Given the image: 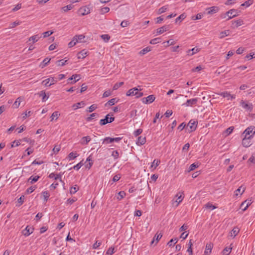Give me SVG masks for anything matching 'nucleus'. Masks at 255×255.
Segmentation results:
<instances>
[{
    "label": "nucleus",
    "instance_id": "nucleus-19",
    "mask_svg": "<svg viewBox=\"0 0 255 255\" xmlns=\"http://www.w3.org/2000/svg\"><path fill=\"white\" fill-rule=\"evenodd\" d=\"M119 100H118L117 98H113L111 100H110L107 103H106L105 104V106L107 107L108 106H113L115 105L116 103H117L118 102Z\"/></svg>",
    "mask_w": 255,
    "mask_h": 255
},
{
    "label": "nucleus",
    "instance_id": "nucleus-46",
    "mask_svg": "<svg viewBox=\"0 0 255 255\" xmlns=\"http://www.w3.org/2000/svg\"><path fill=\"white\" fill-rule=\"evenodd\" d=\"M160 163V160L154 159L153 160V161L152 162V165L151 166V167H154V168H156V167L159 165Z\"/></svg>",
    "mask_w": 255,
    "mask_h": 255
},
{
    "label": "nucleus",
    "instance_id": "nucleus-41",
    "mask_svg": "<svg viewBox=\"0 0 255 255\" xmlns=\"http://www.w3.org/2000/svg\"><path fill=\"white\" fill-rule=\"evenodd\" d=\"M245 190V188L243 187V186H242L236 190V191H235L236 192V195H238V193H240L241 195H242L244 192Z\"/></svg>",
    "mask_w": 255,
    "mask_h": 255
},
{
    "label": "nucleus",
    "instance_id": "nucleus-57",
    "mask_svg": "<svg viewBox=\"0 0 255 255\" xmlns=\"http://www.w3.org/2000/svg\"><path fill=\"white\" fill-rule=\"evenodd\" d=\"M101 38L105 41L108 42L110 39V36L108 34H103L101 35Z\"/></svg>",
    "mask_w": 255,
    "mask_h": 255
},
{
    "label": "nucleus",
    "instance_id": "nucleus-47",
    "mask_svg": "<svg viewBox=\"0 0 255 255\" xmlns=\"http://www.w3.org/2000/svg\"><path fill=\"white\" fill-rule=\"evenodd\" d=\"M83 165V164L82 163V161H81L79 163H78L77 164H76V165L74 166L73 167L71 168L70 169V170L71 169H74L76 170H78L82 167V166Z\"/></svg>",
    "mask_w": 255,
    "mask_h": 255
},
{
    "label": "nucleus",
    "instance_id": "nucleus-25",
    "mask_svg": "<svg viewBox=\"0 0 255 255\" xmlns=\"http://www.w3.org/2000/svg\"><path fill=\"white\" fill-rule=\"evenodd\" d=\"M39 96L42 97V100L43 102H45L48 99L49 96H47L46 94L44 91H41L39 93Z\"/></svg>",
    "mask_w": 255,
    "mask_h": 255
},
{
    "label": "nucleus",
    "instance_id": "nucleus-53",
    "mask_svg": "<svg viewBox=\"0 0 255 255\" xmlns=\"http://www.w3.org/2000/svg\"><path fill=\"white\" fill-rule=\"evenodd\" d=\"M97 108V106L95 104H93L88 108V112L91 113L95 111Z\"/></svg>",
    "mask_w": 255,
    "mask_h": 255
},
{
    "label": "nucleus",
    "instance_id": "nucleus-35",
    "mask_svg": "<svg viewBox=\"0 0 255 255\" xmlns=\"http://www.w3.org/2000/svg\"><path fill=\"white\" fill-rule=\"evenodd\" d=\"M79 190V187L75 185L74 186H72L70 189V193L71 194H75Z\"/></svg>",
    "mask_w": 255,
    "mask_h": 255
},
{
    "label": "nucleus",
    "instance_id": "nucleus-13",
    "mask_svg": "<svg viewBox=\"0 0 255 255\" xmlns=\"http://www.w3.org/2000/svg\"><path fill=\"white\" fill-rule=\"evenodd\" d=\"M251 139L249 137H244L242 140V145L245 147H249L251 144Z\"/></svg>",
    "mask_w": 255,
    "mask_h": 255
},
{
    "label": "nucleus",
    "instance_id": "nucleus-2",
    "mask_svg": "<svg viewBox=\"0 0 255 255\" xmlns=\"http://www.w3.org/2000/svg\"><path fill=\"white\" fill-rule=\"evenodd\" d=\"M110 114H108L105 116L103 119L100 121L99 124L101 126H104L108 123H111L115 120L114 117H109Z\"/></svg>",
    "mask_w": 255,
    "mask_h": 255
},
{
    "label": "nucleus",
    "instance_id": "nucleus-4",
    "mask_svg": "<svg viewBox=\"0 0 255 255\" xmlns=\"http://www.w3.org/2000/svg\"><path fill=\"white\" fill-rule=\"evenodd\" d=\"M198 101V98H193L187 100L186 103H184L182 105L186 107H192L196 105Z\"/></svg>",
    "mask_w": 255,
    "mask_h": 255
},
{
    "label": "nucleus",
    "instance_id": "nucleus-34",
    "mask_svg": "<svg viewBox=\"0 0 255 255\" xmlns=\"http://www.w3.org/2000/svg\"><path fill=\"white\" fill-rule=\"evenodd\" d=\"M21 23V21H20L19 20H16L11 23L10 24L9 26V28H13L15 27V26L20 25Z\"/></svg>",
    "mask_w": 255,
    "mask_h": 255
},
{
    "label": "nucleus",
    "instance_id": "nucleus-21",
    "mask_svg": "<svg viewBox=\"0 0 255 255\" xmlns=\"http://www.w3.org/2000/svg\"><path fill=\"white\" fill-rule=\"evenodd\" d=\"M151 50V47H149V46H147L144 48H143V49H142L139 52V54L140 55V56H143L144 55H145V54H146L147 52L150 51Z\"/></svg>",
    "mask_w": 255,
    "mask_h": 255
},
{
    "label": "nucleus",
    "instance_id": "nucleus-16",
    "mask_svg": "<svg viewBox=\"0 0 255 255\" xmlns=\"http://www.w3.org/2000/svg\"><path fill=\"white\" fill-rule=\"evenodd\" d=\"M91 140V138L90 136H86L82 137L80 143L83 145L87 144Z\"/></svg>",
    "mask_w": 255,
    "mask_h": 255
},
{
    "label": "nucleus",
    "instance_id": "nucleus-7",
    "mask_svg": "<svg viewBox=\"0 0 255 255\" xmlns=\"http://www.w3.org/2000/svg\"><path fill=\"white\" fill-rule=\"evenodd\" d=\"M78 12L80 15L83 16L90 13V9L86 6H83L78 9Z\"/></svg>",
    "mask_w": 255,
    "mask_h": 255
},
{
    "label": "nucleus",
    "instance_id": "nucleus-51",
    "mask_svg": "<svg viewBox=\"0 0 255 255\" xmlns=\"http://www.w3.org/2000/svg\"><path fill=\"white\" fill-rule=\"evenodd\" d=\"M112 156L114 159H117L119 157V153L118 150H114L112 153Z\"/></svg>",
    "mask_w": 255,
    "mask_h": 255
},
{
    "label": "nucleus",
    "instance_id": "nucleus-10",
    "mask_svg": "<svg viewBox=\"0 0 255 255\" xmlns=\"http://www.w3.org/2000/svg\"><path fill=\"white\" fill-rule=\"evenodd\" d=\"M170 28L169 25H165L160 28H158L156 30L157 34H161L165 31L169 30Z\"/></svg>",
    "mask_w": 255,
    "mask_h": 255
},
{
    "label": "nucleus",
    "instance_id": "nucleus-24",
    "mask_svg": "<svg viewBox=\"0 0 255 255\" xmlns=\"http://www.w3.org/2000/svg\"><path fill=\"white\" fill-rule=\"evenodd\" d=\"M39 178H40V177L39 176H38V175L37 176H31L28 178V181L30 182V183L32 184V183L37 181Z\"/></svg>",
    "mask_w": 255,
    "mask_h": 255
},
{
    "label": "nucleus",
    "instance_id": "nucleus-50",
    "mask_svg": "<svg viewBox=\"0 0 255 255\" xmlns=\"http://www.w3.org/2000/svg\"><path fill=\"white\" fill-rule=\"evenodd\" d=\"M198 167V164H196L195 163H194L192 164L189 166V169H188V172H190V171H193V170H195Z\"/></svg>",
    "mask_w": 255,
    "mask_h": 255
},
{
    "label": "nucleus",
    "instance_id": "nucleus-20",
    "mask_svg": "<svg viewBox=\"0 0 255 255\" xmlns=\"http://www.w3.org/2000/svg\"><path fill=\"white\" fill-rule=\"evenodd\" d=\"M138 89L137 88H133L129 89L126 93L127 96H135V92L136 91H138Z\"/></svg>",
    "mask_w": 255,
    "mask_h": 255
},
{
    "label": "nucleus",
    "instance_id": "nucleus-5",
    "mask_svg": "<svg viewBox=\"0 0 255 255\" xmlns=\"http://www.w3.org/2000/svg\"><path fill=\"white\" fill-rule=\"evenodd\" d=\"M34 231V228L27 226L25 229L22 231V234L25 237H28L31 235Z\"/></svg>",
    "mask_w": 255,
    "mask_h": 255
},
{
    "label": "nucleus",
    "instance_id": "nucleus-11",
    "mask_svg": "<svg viewBox=\"0 0 255 255\" xmlns=\"http://www.w3.org/2000/svg\"><path fill=\"white\" fill-rule=\"evenodd\" d=\"M227 15L228 16V18L227 20L230 19L238 15L237 10L235 9H232L227 11Z\"/></svg>",
    "mask_w": 255,
    "mask_h": 255
},
{
    "label": "nucleus",
    "instance_id": "nucleus-56",
    "mask_svg": "<svg viewBox=\"0 0 255 255\" xmlns=\"http://www.w3.org/2000/svg\"><path fill=\"white\" fill-rule=\"evenodd\" d=\"M115 249L113 247H110L106 252V254L108 255H112L115 253Z\"/></svg>",
    "mask_w": 255,
    "mask_h": 255
},
{
    "label": "nucleus",
    "instance_id": "nucleus-43",
    "mask_svg": "<svg viewBox=\"0 0 255 255\" xmlns=\"http://www.w3.org/2000/svg\"><path fill=\"white\" fill-rule=\"evenodd\" d=\"M229 30H225L224 31H222L220 34V38H223L225 37V36H227L229 35Z\"/></svg>",
    "mask_w": 255,
    "mask_h": 255
},
{
    "label": "nucleus",
    "instance_id": "nucleus-9",
    "mask_svg": "<svg viewBox=\"0 0 255 255\" xmlns=\"http://www.w3.org/2000/svg\"><path fill=\"white\" fill-rule=\"evenodd\" d=\"M240 105L247 111L251 112L253 110V108L252 104H248L243 100L240 102Z\"/></svg>",
    "mask_w": 255,
    "mask_h": 255
},
{
    "label": "nucleus",
    "instance_id": "nucleus-44",
    "mask_svg": "<svg viewBox=\"0 0 255 255\" xmlns=\"http://www.w3.org/2000/svg\"><path fill=\"white\" fill-rule=\"evenodd\" d=\"M160 42V38L157 37V38H155L151 39L149 43L151 44H155L159 43Z\"/></svg>",
    "mask_w": 255,
    "mask_h": 255
},
{
    "label": "nucleus",
    "instance_id": "nucleus-8",
    "mask_svg": "<svg viewBox=\"0 0 255 255\" xmlns=\"http://www.w3.org/2000/svg\"><path fill=\"white\" fill-rule=\"evenodd\" d=\"M219 95L224 98H227L228 100L234 99L236 98L235 95H231L230 93L227 91L221 92Z\"/></svg>",
    "mask_w": 255,
    "mask_h": 255
},
{
    "label": "nucleus",
    "instance_id": "nucleus-55",
    "mask_svg": "<svg viewBox=\"0 0 255 255\" xmlns=\"http://www.w3.org/2000/svg\"><path fill=\"white\" fill-rule=\"evenodd\" d=\"M124 84V82H120V83H116L114 87H113V90H117L118 89H119L121 86H122Z\"/></svg>",
    "mask_w": 255,
    "mask_h": 255
},
{
    "label": "nucleus",
    "instance_id": "nucleus-29",
    "mask_svg": "<svg viewBox=\"0 0 255 255\" xmlns=\"http://www.w3.org/2000/svg\"><path fill=\"white\" fill-rule=\"evenodd\" d=\"M200 51V48H197L196 47H194L192 48L191 50H189L188 51V54L190 55H193L194 54Z\"/></svg>",
    "mask_w": 255,
    "mask_h": 255
},
{
    "label": "nucleus",
    "instance_id": "nucleus-45",
    "mask_svg": "<svg viewBox=\"0 0 255 255\" xmlns=\"http://www.w3.org/2000/svg\"><path fill=\"white\" fill-rule=\"evenodd\" d=\"M42 194L44 199V201L47 202L50 196L49 193L48 191H43L42 192Z\"/></svg>",
    "mask_w": 255,
    "mask_h": 255
},
{
    "label": "nucleus",
    "instance_id": "nucleus-59",
    "mask_svg": "<svg viewBox=\"0 0 255 255\" xmlns=\"http://www.w3.org/2000/svg\"><path fill=\"white\" fill-rule=\"evenodd\" d=\"M178 241V239L177 238L172 239L170 240L167 243V245H168L169 247H171L173 246L172 243H173L174 242H175L174 244H176Z\"/></svg>",
    "mask_w": 255,
    "mask_h": 255
},
{
    "label": "nucleus",
    "instance_id": "nucleus-60",
    "mask_svg": "<svg viewBox=\"0 0 255 255\" xmlns=\"http://www.w3.org/2000/svg\"><path fill=\"white\" fill-rule=\"evenodd\" d=\"M50 81V78H47L43 81H42L41 84L45 87L49 86V83Z\"/></svg>",
    "mask_w": 255,
    "mask_h": 255
},
{
    "label": "nucleus",
    "instance_id": "nucleus-54",
    "mask_svg": "<svg viewBox=\"0 0 255 255\" xmlns=\"http://www.w3.org/2000/svg\"><path fill=\"white\" fill-rule=\"evenodd\" d=\"M205 207L207 209H209L211 210H214L217 208V207L213 205L211 203L209 202H208L207 204L205 205Z\"/></svg>",
    "mask_w": 255,
    "mask_h": 255
},
{
    "label": "nucleus",
    "instance_id": "nucleus-48",
    "mask_svg": "<svg viewBox=\"0 0 255 255\" xmlns=\"http://www.w3.org/2000/svg\"><path fill=\"white\" fill-rule=\"evenodd\" d=\"M59 115V114H58V112L57 111H55L54 112H53L51 116V121H52L54 118H56V120L58 119V116Z\"/></svg>",
    "mask_w": 255,
    "mask_h": 255
},
{
    "label": "nucleus",
    "instance_id": "nucleus-42",
    "mask_svg": "<svg viewBox=\"0 0 255 255\" xmlns=\"http://www.w3.org/2000/svg\"><path fill=\"white\" fill-rule=\"evenodd\" d=\"M110 8L109 7H104L100 9V12L102 14L107 13L109 11Z\"/></svg>",
    "mask_w": 255,
    "mask_h": 255
},
{
    "label": "nucleus",
    "instance_id": "nucleus-38",
    "mask_svg": "<svg viewBox=\"0 0 255 255\" xmlns=\"http://www.w3.org/2000/svg\"><path fill=\"white\" fill-rule=\"evenodd\" d=\"M74 6L72 4H69L66 6H63L62 7V9L64 11L66 12L69 10L72 9L73 8Z\"/></svg>",
    "mask_w": 255,
    "mask_h": 255
},
{
    "label": "nucleus",
    "instance_id": "nucleus-1",
    "mask_svg": "<svg viewBox=\"0 0 255 255\" xmlns=\"http://www.w3.org/2000/svg\"><path fill=\"white\" fill-rule=\"evenodd\" d=\"M255 133V127L251 126L248 127L244 131L243 134H245L244 137H249L251 139L253 138L254 135Z\"/></svg>",
    "mask_w": 255,
    "mask_h": 255
},
{
    "label": "nucleus",
    "instance_id": "nucleus-61",
    "mask_svg": "<svg viewBox=\"0 0 255 255\" xmlns=\"http://www.w3.org/2000/svg\"><path fill=\"white\" fill-rule=\"evenodd\" d=\"M253 3V1L252 0H248L246 1L244 3L241 4V6H246L248 7L250 6Z\"/></svg>",
    "mask_w": 255,
    "mask_h": 255
},
{
    "label": "nucleus",
    "instance_id": "nucleus-52",
    "mask_svg": "<svg viewBox=\"0 0 255 255\" xmlns=\"http://www.w3.org/2000/svg\"><path fill=\"white\" fill-rule=\"evenodd\" d=\"M53 32H54L52 31H47L46 32H44L42 33L43 37V38L47 37L49 36L50 35H51L52 34H53Z\"/></svg>",
    "mask_w": 255,
    "mask_h": 255
},
{
    "label": "nucleus",
    "instance_id": "nucleus-22",
    "mask_svg": "<svg viewBox=\"0 0 255 255\" xmlns=\"http://www.w3.org/2000/svg\"><path fill=\"white\" fill-rule=\"evenodd\" d=\"M87 54V52L85 50H82L78 53V58L84 59L86 57Z\"/></svg>",
    "mask_w": 255,
    "mask_h": 255
},
{
    "label": "nucleus",
    "instance_id": "nucleus-18",
    "mask_svg": "<svg viewBox=\"0 0 255 255\" xmlns=\"http://www.w3.org/2000/svg\"><path fill=\"white\" fill-rule=\"evenodd\" d=\"M239 231L240 229L238 227H234L230 233L231 236L233 238H235L239 233Z\"/></svg>",
    "mask_w": 255,
    "mask_h": 255
},
{
    "label": "nucleus",
    "instance_id": "nucleus-40",
    "mask_svg": "<svg viewBox=\"0 0 255 255\" xmlns=\"http://www.w3.org/2000/svg\"><path fill=\"white\" fill-rule=\"evenodd\" d=\"M113 138L110 137H106L103 140V143L109 144L113 142Z\"/></svg>",
    "mask_w": 255,
    "mask_h": 255
},
{
    "label": "nucleus",
    "instance_id": "nucleus-58",
    "mask_svg": "<svg viewBox=\"0 0 255 255\" xmlns=\"http://www.w3.org/2000/svg\"><path fill=\"white\" fill-rule=\"evenodd\" d=\"M77 200V198H69L68 199L66 203L67 204H70V205H71L73 203H74Z\"/></svg>",
    "mask_w": 255,
    "mask_h": 255
},
{
    "label": "nucleus",
    "instance_id": "nucleus-17",
    "mask_svg": "<svg viewBox=\"0 0 255 255\" xmlns=\"http://www.w3.org/2000/svg\"><path fill=\"white\" fill-rule=\"evenodd\" d=\"M80 79V75H79L75 74V75H73L71 77H70L68 79V81H72V80H74V81H72L71 82V84H74L75 83H76V82L79 81V80Z\"/></svg>",
    "mask_w": 255,
    "mask_h": 255
},
{
    "label": "nucleus",
    "instance_id": "nucleus-36",
    "mask_svg": "<svg viewBox=\"0 0 255 255\" xmlns=\"http://www.w3.org/2000/svg\"><path fill=\"white\" fill-rule=\"evenodd\" d=\"M20 102H21V99H20V98L19 97V98H18L16 100V101H15V102L13 104V105H12L13 108H18V107L20 105Z\"/></svg>",
    "mask_w": 255,
    "mask_h": 255
},
{
    "label": "nucleus",
    "instance_id": "nucleus-33",
    "mask_svg": "<svg viewBox=\"0 0 255 255\" xmlns=\"http://www.w3.org/2000/svg\"><path fill=\"white\" fill-rule=\"evenodd\" d=\"M99 116V115L97 113H93L91 115H90V117H87L86 118V121L87 122H90L92 121L93 119H94L95 118H97Z\"/></svg>",
    "mask_w": 255,
    "mask_h": 255
},
{
    "label": "nucleus",
    "instance_id": "nucleus-6",
    "mask_svg": "<svg viewBox=\"0 0 255 255\" xmlns=\"http://www.w3.org/2000/svg\"><path fill=\"white\" fill-rule=\"evenodd\" d=\"M155 99V97L154 95H150L146 98H143L142 99V102L145 104H148L152 103Z\"/></svg>",
    "mask_w": 255,
    "mask_h": 255
},
{
    "label": "nucleus",
    "instance_id": "nucleus-39",
    "mask_svg": "<svg viewBox=\"0 0 255 255\" xmlns=\"http://www.w3.org/2000/svg\"><path fill=\"white\" fill-rule=\"evenodd\" d=\"M167 8H168L167 5H165V6H163L160 7L158 10V14H160L164 12L165 11H166Z\"/></svg>",
    "mask_w": 255,
    "mask_h": 255
},
{
    "label": "nucleus",
    "instance_id": "nucleus-27",
    "mask_svg": "<svg viewBox=\"0 0 255 255\" xmlns=\"http://www.w3.org/2000/svg\"><path fill=\"white\" fill-rule=\"evenodd\" d=\"M126 193L125 191H120L118 193V195L117 197V199L118 200L120 201L122 199H123L126 196Z\"/></svg>",
    "mask_w": 255,
    "mask_h": 255
},
{
    "label": "nucleus",
    "instance_id": "nucleus-49",
    "mask_svg": "<svg viewBox=\"0 0 255 255\" xmlns=\"http://www.w3.org/2000/svg\"><path fill=\"white\" fill-rule=\"evenodd\" d=\"M162 236V235L161 234H159L158 235H155V236H154L153 240L152 241L151 244L153 243V242H154L155 239L156 241V243H157L159 241V240L161 238Z\"/></svg>",
    "mask_w": 255,
    "mask_h": 255
},
{
    "label": "nucleus",
    "instance_id": "nucleus-30",
    "mask_svg": "<svg viewBox=\"0 0 255 255\" xmlns=\"http://www.w3.org/2000/svg\"><path fill=\"white\" fill-rule=\"evenodd\" d=\"M232 248V247H226L222 251L223 255H229L231 252Z\"/></svg>",
    "mask_w": 255,
    "mask_h": 255
},
{
    "label": "nucleus",
    "instance_id": "nucleus-12",
    "mask_svg": "<svg viewBox=\"0 0 255 255\" xmlns=\"http://www.w3.org/2000/svg\"><path fill=\"white\" fill-rule=\"evenodd\" d=\"M219 8L218 6H213L210 7H208L206 9L207 13L209 14H212L217 12Z\"/></svg>",
    "mask_w": 255,
    "mask_h": 255
},
{
    "label": "nucleus",
    "instance_id": "nucleus-32",
    "mask_svg": "<svg viewBox=\"0 0 255 255\" xmlns=\"http://www.w3.org/2000/svg\"><path fill=\"white\" fill-rule=\"evenodd\" d=\"M85 37V36L83 35V34H81V35H75L74 37V38L75 39V41L77 40V42H81L82 41V40Z\"/></svg>",
    "mask_w": 255,
    "mask_h": 255
},
{
    "label": "nucleus",
    "instance_id": "nucleus-28",
    "mask_svg": "<svg viewBox=\"0 0 255 255\" xmlns=\"http://www.w3.org/2000/svg\"><path fill=\"white\" fill-rule=\"evenodd\" d=\"M78 155L79 154L76 152H71L69 154L68 158L69 160H73L76 158Z\"/></svg>",
    "mask_w": 255,
    "mask_h": 255
},
{
    "label": "nucleus",
    "instance_id": "nucleus-64",
    "mask_svg": "<svg viewBox=\"0 0 255 255\" xmlns=\"http://www.w3.org/2000/svg\"><path fill=\"white\" fill-rule=\"evenodd\" d=\"M248 162L252 163H255V155L253 154L249 159Z\"/></svg>",
    "mask_w": 255,
    "mask_h": 255
},
{
    "label": "nucleus",
    "instance_id": "nucleus-62",
    "mask_svg": "<svg viewBox=\"0 0 255 255\" xmlns=\"http://www.w3.org/2000/svg\"><path fill=\"white\" fill-rule=\"evenodd\" d=\"M142 131L141 128H138L133 132V135L135 136H137L142 133Z\"/></svg>",
    "mask_w": 255,
    "mask_h": 255
},
{
    "label": "nucleus",
    "instance_id": "nucleus-37",
    "mask_svg": "<svg viewBox=\"0 0 255 255\" xmlns=\"http://www.w3.org/2000/svg\"><path fill=\"white\" fill-rule=\"evenodd\" d=\"M67 62V60H64V59H61V60H58L56 62V64H57V66H63L66 64Z\"/></svg>",
    "mask_w": 255,
    "mask_h": 255
},
{
    "label": "nucleus",
    "instance_id": "nucleus-14",
    "mask_svg": "<svg viewBox=\"0 0 255 255\" xmlns=\"http://www.w3.org/2000/svg\"><path fill=\"white\" fill-rule=\"evenodd\" d=\"M146 142V137L145 136H140L138 137L136 143L138 145H142Z\"/></svg>",
    "mask_w": 255,
    "mask_h": 255
},
{
    "label": "nucleus",
    "instance_id": "nucleus-3",
    "mask_svg": "<svg viewBox=\"0 0 255 255\" xmlns=\"http://www.w3.org/2000/svg\"><path fill=\"white\" fill-rule=\"evenodd\" d=\"M197 122L194 120H191L187 125V127H189L190 128L188 129V132H191L195 131L197 128Z\"/></svg>",
    "mask_w": 255,
    "mask_h": 255
},
{
    "label": "nucleus",
    "instance_id": "nucleus-31",
    "mask_svg": "<svg viewBox=\"0 0 255 255\" xmlns=\"http://www.w3.org/2000/svg\"><path fill=\"white\" fill-rule=\"evenodd\" d=\"M232 24H235L236 27H238L244 24V21L241 19H238L234 21H232Z\"/></svg>",
    "mask_w": 255,
    "mask_h": 255
},
{
    "label": "nucleus",
    "instance_id": "nucleus-23",
    "mask_svg": "<svg viewBox=\"0 0 255 255\" xmlns=\"http://www.w3.org/2000/svg\"><path fill=\"white\" fill-rule=\"evenodd\" d=\"M41 36H39L38 34L33 35L29 38L28 41H32L33 43H35L41 38Z\"/></svg>",
    "mask_w": 255,
    "mask_h": 255
},
{
    "label": "nucleus",
    "instance_id": "nucleus-15",
    "mask_svg": "<svg viewBox=\"0 0 255 255\" xmlns=\"http://www.w3.org/2000/svg\"><path fill=\"white\" fill-rule=\"evenodd\" d=\"M213 246V245L212 243L207 244L206 245L205 251L204 252V254L205 255H208L211 254Z\"/></svg>",
    "mask_w": 255,
    "mask_h": 255
},
{
    "label": "nucleus",
    "instance_id": "nucleus-63",
    "mask_svg": "<svg viewBox=\"0 0 255 255\" xmlns=\"http://www.w3.org/2000/svg\"><path fill=\"white\" fill-rule=\"evenodd\" d=\"M36 189V187H33V186H31L29 188H28L26 190V193L27 194H30L32 192H33L35 189Z\"/></svg>",
    "mask_w": 255,
    "mask_h": 255
},
{
    "label": "nucleus",
    "instance_id": "nucleus-26",
    "mask_svg": "<svg viewBox=\"0 0 255 255\" xmlns=\"http://www.w3.org/2000/svg\"><path fill=\"white\" fill-rule=\"evenodd\" d=\"M50 60H51L50 58H45L43 60L42 62L40 64V67H41L42 68H43L44 67H45L46 66H47L48 64V63L50 62Z\"/></svg>",
    "mask_w": 255,
    "mask_h": 255
}]
</instances>
